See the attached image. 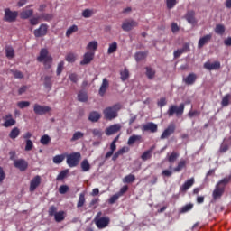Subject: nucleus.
<instances>
[{
  "label": "nucleus",
  "instance_id": "obj_46",
  "mask_svg": "<svg viewBox=\"0 0 231 231\" xmlns=\"http://www.w3.org/2000/svg\"><path fill=\"white\" fill-rule=\"evenodd\" d=\"M178 158H180V153L172 152L168 157V162L170 163H174Z\"/></svg>",
  "mask_w": 231,
  "mask_h": 231
},
{
  "label": "nucleus",
  "instance_id": "obj_26",
  "mask_svg": "<svg viewBox=\"0 0 231 231\" xmlns=\"http://www.w3.org/2000/svg\"><path fill=\"white\" fill-rule=\"evenodd\" d=\"M136 142H142V135L134 134V135L130 136L127 141V145H129L131 147V146L134 145V143H136Z\"/></svg>",
  "mask_w": 231,
  "mask_h": 231
},
{
  "label": "nucleus",
  "instance_id": "obj_20",
  "mask_svg": "<svg viewBox=\"0 0 231 231\" xmlns=\"http://www.w3.org/2000/svg\"><path fill=\"white\" fill-rule=\"evenodd\" d=\"M205 69H208L209 71H212L214 69H219L221 68V62L215 61L214 63H211L209 61L204 63Z\"/></svg>",
  "mask_w": 231,
  "mask_h": 231
},
{
  "label": "nucleus",
  "instance_id": "obj_28",
  "mask_svg": "<svg viewBox=\"0 0 231 231\" xmlns=\"http://www.w3.org/2000/svg\"><path fill=\"white\" fill-rule=\"evenodd\" d=\"M82 172H89L91 171V164L88 159H84L80 163Z\"/></svg>",
  "mask_w": 231,
  "mask_h": 231
},
{
  "label": "nucleus",
  "instance_id": "obj_64",
  "mask_svg": "<svg viewBox=\"0 0 231 231\" xmlns=\"http://www.w3.org/2000/svg\"><path fill=\"white\" fill-rule=\"evenodd\" d=\"M58 212H57V207H55V206H51L50 208H49V216H51V217H53V216H55V214H57Z\"/></svg>",
  "mask_w": 231,
  "mask_h": 231
},
{
  "label": "nucleus",
  "instance_id": "obj_4",
  "mask_svg": "<svg viewBox=\"0 0 231 231\" xmlns=\"http://www.w3.org/2000/svg\"><path fill=\"white\" fill-rule=\"evenodd\" d=\"M183 113H185V104L183 103H181L179 106L176 105H171L167 110V115L170 117L174 116L175 115L177 118H180V116H183Z\"/></svg>",
  "mask_w": 231,
  "mask_h": 231
},
{
  "label": "nucleus",
  "instance_id": "obj_16",
  "mask_svg": "<svg viewBox=\"0 0 231 231\" xmlns=\"http://www.w3.org/2000/svg\"><path fill=\"white\" fill-rule=\"evenodd\" d=\"M107 89H109V80L107 79L104 78L102 84L98 90L99 97H104L106 93L107 92Z\"/></svg>",
  "mask_w": 231,
  "mask_h": 231
},
{
  "label": "nucleus",
  "instance_id": "obj_25",
  "mask_svg": "<svg viewBox=\"0 0 231 231\" xmlns=\"http://www.w3.org/2000/svg\"><path fill=\"white\" fill-rule=\"evenodd\" d=\"M194 178L189 179L184 182V184L180 187V192H187L192 185H194Z\"/></svg>",
  "mask_w": 231,
  "mask_h": 231
},
{
  "label": "nucleus",
  "instance_id": "obj_47",
  "mask_svg": "<svg viewBox=\"0 0 231 231\" xmlns=\"http://www.w3.org/2000/svg\"><path fill=\"white\" fill-rule=\"evenodd\" d=\"M136 177L134 174H129L123 179V183H134Z\"/></svg>",
  "mask_w": 231,
  "mask_h": 231
},
{
  "label": "nucleus",
  "instance_id": "obj_5",
  "mask_svg": "<svg viewBox=\"0 0 231 231\" xmlns=\"http://www.w3.org/2000/svg\"><path fill=\"white\" fill-rule=\"evenodd\" d=\"M17 17H19V12L12 11L10 8L5 9V14L3 18L5 23H15V21H17Z\"/></svg>",
  "mask_w": 231,
  "mask_h": 231
},
{
  "label": "nucleus",
  "instance_id": "obj_48",
  "mask_svg": "<svg viewBox=\"0 0 231 231\" xmlns=\"http://www.w3.org/2000/svg\"><path fill=\"white\" fill-rule=\"evenodd\" d=\"M94 14L95 12L93 11V9H85L82 12V17H84L85 19H89V17H91Z\"/></svg>",
  "mask_w": 231,
  "mask_h": 231
},
{
  "label": "nucleus",
  "instance_id": "obj_24",
  "mask_svg": "<svg viewBox=\"0 0 231 231\" xmlns=\"http://www.w3.org/2000/svg\"><path fill=\"white\" fill-rule=\"evenodd\" d=\"M189 49V43L184 44L182 49H178L173 52L174 59H179V57H181V55H183V53H185V51H187V50Z\"/></svg>",
  "mask_w": 231,
  "mask_h": 231
},
{
  "label": "nucleus",
  "instance_id": "obj_63",
  "mask_svg": "<svg viewBox=\"0 0 231 231\" xmlns=\"http://www.w3.org/2000/svg\"><path fill=\"white\" fill-rule=\"evenodd\" d=\"M68 190H69V187H68V185H61L59 189L60 194H66Z\"/></svg>",
  "mask_w": 231,
  "mask_h": 231
},
{
  "label": "nucleus",
  "instance_id": "obj_62",
  "mask_svg": "<svg viewBox=\"0 0 231 231\" xmlns=\"http://www.w3.org/2000/svg\"><path fill=\"white\" fill-rule=\"evenodd\" d=\"M166 5L168 10H172V8L176 6V0H166Z\"/></svg>",
  "mask_w": 231,
  "mask_h": 231
},
{
  "label": "nucleus",
  "instance_id": "obj_56",
  "mask_svg": "<svg viewBox=\"0 0 231 231\" xmlns=\"http://www.w3.org/2000/svg\"><path fill=\"white\" fill-rule=\"evenodd\" d=\"M17 106L20 109H24L25 107H30V102L29 101H19L17 103Z\"/></svg>",
  "mask_w": 231,
  "mask_h": 231
},
{
  "label": "nucleus",
  "instance_id": "obj_15",
  "mask_svg": "<svg viewBox=\"0 0 231 231\" xmlns=\"http://www.w3.org/2000/svg\"><path fill=\"white\" fill-rule=\"evenodd\" d=\"M93 59H95V52L93 51L86 52L83 56V60L80 61V66H86L88 64H90Z\"/></svg>",
  "mask_w": 231,
  "mask_h": 231
},
{
  "label": "nucleus",
  "instance_id": "obj_37",
  "mask_svg": "<svg viewBox=\"0 0 231 231\" xmlns=\"http://www.w3.org/2000/svg\"><path fill=\"white\" fill-rule=\"evenodd\" d=\"M146 77L148 78L149 80H152L154 79V75H156V70H154L151 67H146Z\"/></svg>",
  "mask_w": 231,
  "mask_h": 231
},
{
  "label": "nucleus",
  "instance_id": "obj_32",
  "mask_svg": "<svg viewBox=\"0 0 231 231\" xmlns=\"http://www.w3.org/2000/svg\"><path fill=\"white\" fill-rule=\"evenodd\" d=\"M5 56L8 59H14L15 57V50H14V47L12 46L5 47Z\"/></svg>",
  "mask_w": 231,
  "mask_h": 231
},
{
  "label": "nucleus",
  "instance_id": "obj_29",
  "mask_svg": "<svg viewBox=\"0 0 231 231\" xmlns=\"http://www.w3.org/2000/svg\"><path fill=\"white\" fill-rule=\"evenodd\" d=\"M228 149H230V143H228V141H226V139H225L220 145L218 152H220L221 154H225V152H226V151H228Z\"/></svg>",
  "mask_w": 231,
  "mask_h": 231
},
{
  "label": "nucleus",
  "instance_id": "obj_41",
  "mask_svg": "<svg viewBox=\"0 0 231 231\" xmlns=\"http://www.w3.org/2000/svg\"><path fill=\"white\" fill-rule=\"evenodd\" d=\"M64 214V211H59L58 213L55 214L54 219L56 223H61V221H64V219H66Z\"/></svg>",
  "mask_w": 231,
  "mask_h": 231
},
{
  "label": "nucleus",
  "instance_id": "obj_2",
  "mask_svg": "<svg viewBox=\"0 0 231 231\" xmlns=\"http://www.w3.org/2000/svg\"><path fill=\"white\" fill-rule=\"evenodd\" d=\"M122 109V105L120 103H117L112 106L106 107L103 111V115L105 116L106 120H115L118 116V112Z\"/></svg>",
  "mask_w": 231,
  "mask_h": 231
},
{
  "label": "nucleus",
  "instance_id": "obj_17",
  "mask_svg": "<svg viewBox=\"0 0 231 231\" xmlns=\"http://www.w3.org/2000/svg\"><path fill=\"white\" fill-rule=\"evenodd\" d=\"M39 185H41V176L36 175L30 182V192H35Z\"/></svg>",
  "mask_w": 231,
  "mask_h": 231
},
{
  "label": "nucleus",
  "instance_id": "obj_9",
  "mask_svg": "<svg viewBox=\"0 0 231 231\" xmlns=\"http://www.w3.org/2000/svg\"><path fill=\"white\" fill-rule=\"evenodd\" d=\"M14 165L15 169H19L21 172H24L28 169V162L24 159H14Z\"/></svg>",
  "mask_w": 231,
  "mask_h": 231
},
{
  "label": "nucleus",
  "instance_id": "obj_55",
  "mask_svg": "<svg viewBox=\"0 0 231 231\" xmlns=\"http://www.w3.org/2000/svg\"><path fill=\"white\" fill-rule=\"evenodd\" d=\"M64 155L60 154V155H56L53 157V163H62V162H64Z\"/></svg>",
  "mask_w": 231,
  "mask_h": 231
},
{
  "label": "nucleus",
  "instance_id": "obj_44",
  "mask_svg": "<svg viewBox=\"0 0 231 231\" xmlns=\"http://www.w3.org/2000/svg\"><path fill=\"white\" fill-rule=\"evenodd\" d=\"M192 208H194V204H192V203L186 204L185 206H183L181 208L180 213L186 214V212H190V210H192Z\"/></svg>",
  "mask_w": 231,
  "mask_h": 231
},
{
  "label": "nucleus",
  "instance_id": "obj_27",
  "mask_svg": "<svg viewBox=\"0 0 231 231\" xmlns=\"http://www.w3.org/2000/svg\"><path fill=\"white\" fill-rule=\"evenodd\" d=\"M19 134H21V130L15 126L10 131L8 136L11 140H15V138L19 137Z\"/></svg>",
  "mask_w": 231,
  "mask_h": 231
},
{
  "label": "nucleus",
  "instance_id": "obj_33",
  "mask_svg": "<svg viewBox=\"0 0 231 231\" xmlns=\"http://www.w3.org/2000/svg\"><path fill=\"white\" fill-rule=\"evenodd\" d=\"M116 151V143H110V151L106 152V154L105 155L106 160H107L108 158H111V156H113V154H115V152Z\"/></svg>",
  "mask_w": 231,
  "mask_h": 231
},
{
  "label": "nucleus",
  "instance_id": "obj_43",
  "mask_svg": "<svg viewBox=\"0 0 231 231\" xmlns=\"http://www.w3.org/2000/svg\"><path fill=\"white\" fill-rule=\"evenodd\" d=\"M116 50H118V43H116V42L110 43L107 50L108 55H111V53H115Z\"/></svg>",
  "mask_w": 231,
  "mask_h": 231
},
{
  "label": "nucleus",
  "instance_id": "obj_58",
  "mask_svg": "<svg viewBox=\"0 0 231 231\" xmlns=\"http://www.w3.org/2000/svg\"><path fill=\"white\" fill-rule=\"evenodd\" d=\"M62 71H64V61H60V63H58L56 70V74L58 75V77L62 73Z\"/></svg>",
  "mask_w": 231,
  "mask_h": 231
},
{
  "label": "nucleus",
  "instance_id": "obj_21",
  "mask_svg": "<svg viewBox=\"0 0 231 231\" xmlns=\"http://www.w3.org/2000/svg\"><path fill=\"white\" fill-rule=\"evenodd\" d=\"M198 79V76L195 73H189L183 80L187 86H192Z\"/></svg>",
  "mask_w": 231,
  "mask_h": 231
},
{
  "label": "nucleus",
  "instance_id": "obj_14",
  "mask_svg": "<svg viewBox=\"0 0 231 231\" xmlns=\"http://www.w3.org/2000/svg\"><path fill=\"white\" fill-rule=\"evenodd\" d=\"M223 194H225V186L217 185L212 193L213 199L215 201L217 199H221V196H223Z\"/></svg>",
  "mask_w": 231,
  "mask_h": 231
},
{
  "label": "nucleus",
  "instance_id": "obj_39",
  "mask_svg": "<svg viewBox=\"0 0 231 231\" xmlns=\"http://www.w3.org/2000/svg\"><path fill=\"white\" fill-rule=\"evenodd\" d=\"M149 51H139L135 53V60L136 62H140L141 60H143L145 57H147V54Z\"/></svg>",
  "mask_w": 231,
  "mask_h": 231
},
{
  "label": "nucleus",
  "instance_id": "obj_30",
  "mask_svg": "<svg viewBox=\"0 0 231 231\" xmlns=\"http://www.w3.org/2000/svg\"><path fill=\"white\" fill-rule=\"evenodd\" d=\"M231 104V94H226L221 101L222 107H228Z\"/></svg>",
  "mask_w": 231,
  "mask_h": 231
},
{
  "label": "nucleus",
  "instance_id": "obj_54",
  "mask_svg": "<svg viewBox=\"0 0 231 231\" xmlns=\"http://www.w3.org/2000/svg\"><path fill=\"white\" fill-rule=\"evenodd\" d=\"M40 142L42 145H48L51 142V138L48 134H45L41 137Z\"/></svg>",
  "mask_w": 231,
  "mask_h": 231
},
{
  "label": "nucleus",
  "instance_id": "obj_22",
  "mask_svg": "<svg viewBox=\"0 0 231 231\" xmlns=\"http://www.w3.org/2000/svg\"><path fill=\"white\" fill-rule=\"evenodd\" d=\"M185 18L189 24H196V13L194 11H188Z\"/></svg>",
  "mask_w": 231,
  "mask_h": 231
},
{
  "label": "nucleus",
  "instance_id": "obj_31",
  "mask_svg": "<svg viewBox=\"0 0 231 231\" xmlns=\"http://www.w3.org/2000/svg\"><path fill=\"white\" fill-rule=\"evenodd\" d=\"M185 167H187V161L185 160H180L177 165V167H175L173 169V172H180V171H183V169H185Z\"/></svg>",
  "mask_w": 231,
  "mask_h": 231
},
{
  "label": "nucleus",
  "instance_id": "obj_61",
  "mask_svg": "<svg viewBox=\"0 0 231 231\" xmlns=\"http://www.w3.org/2000/svg\"><path fill=\"white\" fill-rule=\"evenodd\" d=\"M93 136H97V138H100L102 134H104V132H102L101 129L95 128L92 130Z\"/></svg>",
  "mask_w": 231,
  "mask_h": 231
},
{
  "label": "nucleus",
  "instance_id": "obj_45",
  "mask_svg": "<svg viewBox=\"0 0 231 231\" xmlns=\"http://www.w3.org/2000/svg\"><path fill=\"white\" fill-rule=\"evenodd\" d=\"M79 32V27L77 25L70 26L66 32V37H71L72 33Z\"/></svg>",
  "mask_w": 231,
  "mask_h": 231
},
{
  "label": "nucleus",
  "instance_id": "obj_19",
  "mask_svg": "<svg viewBox=\"0 0 231 231\" xmlns=\"http://www.w3.org/2000/svg\"><path fill=\"white\" fill-rule=\"evenodd\" d=\"M210 41H212V33H209V34H207V35L201 37L199 40L198 48H199V49L203 48V46H205V44H208V42H210Z\"/></svg>",
  "mask_w": 231,
  "mask_h": 231
},
{
  "label": "nucleus",
  "instance_id": "obj_60",
  "mask_svg": "<svg viewBox=\"0 0 231 231\" xmlns=\"http://www.w3.org/2000/svg\"><path fill=\"white\" fill-rule=\"evenodd\" d=\"M199 115H201V111L190 110L188 114V116H189V118H194V116H199Z\"/></svg>",
  "mask_w": 231,
  "mask_h": 231
},
{
  "label": "nucleus",
  "instance_id": "obj_8",
  "mask_svg": "<svg viewBox=\"0 0 231 231\" xmlns=\"http://www.w3.org/2000/svg\"><path fill=\"white\" fill-rule=\"evenodd\" d=\"M3 120L5 121L2 124L3 127H14V125L17 124V121L14 118L12 114H6L5 116H3Z\"/></svg>",
  "mask_w": 231,
  "mask_h": 231
},
{
  "label": "nucleus",
  "instance_id": "obj_38",
  "mask_svg": "<svg viewBox=\"0 0 231 231\" xmlns=\"http://www.w3.org/2000/svg\"><path fill=\"white\" fill-rule=\"evenodd\" d=\"M86 203V193H80L79 197V200L77 203V208H80L84 207V204Z\"/></svg>",
  "mask_w": 231,
  "mask_h": 231
},
{
  "label": "nucleus",
  "instance_id": "obj_1",
  "mask_svg": "<svg viewBox=\"0 0 231 231\" xmlns=\"http://www.w3.org/2000/svg\"><path fill=\"white\" fill-rule=\"evenodd\" d=\"M38 62H43L45 69H50L53 64V57L50 55L48 49L43 48L40 51V55L37 57Z\"/></svg>",
  "mask_w": 231,
  "mask_h": 231
},
{
  "label": "nucleus",
  "instance_id": "obj_40",
  "mask_svg": "<svg viewBox=\"0 0 231 231\" xmlns=\"http://www.w3.org/2000/svg\"><path fill=\"white\" fill-rule=\"evenodd\" d=\"M32 15H33V9H29L22 12L20 17L21 19H30Z\"/></svg>",
  "mask_w": 231,
  "mask_h": 231
},
{
  "label": "nucleus",
  "instance_id": "obj_23",
  "mask_svg": "<svg viewBox=\"0 0 231 231\" xmlns=\"http://www.w3.org/2000/svg\"><path fill=\"white\" fill-rule=\"evenodd\" d=\"M155 148V146H152L149 150L145 151L141 156L142 161L147 162V160H151V158H152V151H154Z\"/></svg>",
  "mask_w": 231,
  "mask_h": 231
},
{
  "label": "nucleus",
  "instance_id": "obj_13",
  "mask_svg": "<svg viewBox=\"0 0 231 231\" xmlns=\"http://www.w3.org/2000/svg\"><path fill=\"white\" fill-rule=\"evenodd\" d=\"M120 129H122V125H120V124L112 125L105 130V134L106 136H111V135L118 133V131H120Z\"/></svg>",
  "mask_w": 231,
  "mask_h": 231
},
{
  "label": "nucleus",
  "instance_id": "obj_42",
  "mask_svg": "<svg viewBox=\"0 0 231 231\" xmlns=\"http://www.w3.org/2000/svg\"><path fill=\"white\" fill-rule=\"evenodd\" d=\"M225 25L223 24H217L215 27V33H217V35H225Z\"/></svg>",
  "mask_w": 231,
  "mask_h": 231
},
{
  "label": "nucleus",
  "instance_id": "obj_52",
  "mask_svg": "<svg viewBox=\"0 0 231 231\" xmlns=\"http://www.w3.org/2000/svg\"><path fill=\"white\" fill-rule=\"evenodd\" d=\"M65 60H67V62H75L77 60V55L73 52H69L66 55Z\"/></svg>",
  "mask_w": 231,
  "mask_h": 231
},
{
  "label": "nucleus",
  "instance_id": "obj_53",
  "mask_svg": "<svg viewBox=\"0 0 231 231\" xmlns=\"http://www.w3.org/2000/svg\"><path fill=\"white\" fill-rule=\"evenodd\" d=\"M98 48V42L97 41H92L87 45V50H93L95 51Z\"/></svg>",
  "mask_w": 231,
  "mask_h": 231
},
{
  "label": "nucleus",
  "instance_id": "obj_49",
  "mask_svg": "<svg viewBox=\"0 0 231 231\" xmlns=\"http://www.w3.org/2000/svg\"><path fill=\"white\" fill-rule=\"evenodd\" d=\"M40 19H43V21H46L47 23H50V21L53 20V14L43 13L40 15Z\"/></svg>",
  "mask_w": 231,
  "mask_h": 231
},
{
  "label": "nucleus",
  "instance_id": "obj_18",
  "mask_svg": "<svg viewBox=\"0 0 231 231\" xmlns=\"http://www.w3.org/2000/svg\"><path fill=\"white\" fill-rule=\"evenodd\" d=\"M142 131H149L150 133H158V125L150 122L143 125Z\"/></svg>",
  "mask_w": 231,
  "mask_h": 231
},
{
  "label": "nucleus",
  "instance_id": "obj_10",
  "mask_svg": "<svg viewBox=\"0 0 231 231\" xmlns=\"http://www.w3.org/2000/svg\"><path fill=\"white\" fill-rule=\"evenodd\" d=\"M175 131H176V125L174 123L170 124L168 127L162 132L161 135V140H165V138H169L171 134H174Z\"/></svg>",
  "mask_w": 231,
  "mask_h": 231
},
{
  "label": "nucleus",
  "instance_id": "obj_59",
  "mask_svg": "<svg viewBox=\"0 0 231 231\" xmlns=\"http://www.w3.org/2000/svg\"><path fill=\"white\" fill-rule=\"evenodd\" d=\"M25 151L26 152H30L33 149V142H32V140L28 139L25 142Z\"/></svg>",
  "mask_w": 231,
  "mask_h": 231
},
{
  "label": "nucleus",
  "instance_id": "obj_11",
  "mask_svg": "<svg viewBox=\"0 0 231 231\" xmlns=\"http://www.w3.org/2000/svg\"><path fill=\"white\" fill-rule=\"evenodd\" d=\"M138 23L134 20H125L122 24V30L124 32H131L133 28H136Z\"/></svg>",
  "mask_w": 231,
  "mask_h": 231
},
{
  "label": "nucleus",
  "instance_id": "obj_3",
  "mask_svg": "<svg viewBox=\"0 0 231 231\" xmlns=\"http://www.w3.org/2000/svg\"><path fill=\"white\" fill-rule=\"evenodd\" d=\"M67 165L73 169V167H78L79 163H80V160H82V154L79 152H75L67 155Z\"/></svg>",
  "mask_w": 231,
  "mask_h": 231
},
{
  "label": "nucleus",
  "instance_id": "obj_51",
  "mask_svg": "<svg viewBox=\"0 0 231 231\" xmlns=\"http://www.w3.org/2000/svg\"><path fill=\"white\" fill-rule=\"evenodd\" d=\"M120 76L122 82H125V80L129 79V70L127 69H125L123 71L120 72Z\"/></svg>",
  "mask_w": 231,
  "mask_h": 231
},
{
  "label": "nucleus",
  "instance_id": "obj_12",
  "mask_svg": "<svg viewBox=\"0 0 231 231\" xmlns=\"http://www.w3.org/2000/svg\"><path fill=\"white\" fill-rule=\"evenodd\" d=\"M48 33V25L46 23H42L38 29L34 30V36L44 37Z\"/></svg>",
  "mask_w": 231,
  "mask_h": 231
},
{
  "label": "nucleus",
  "instance_id": "obj_36",
  "mask_svg": "<svg viewBox=\"0 0 231 231\" xmlns=\"http://www.w3.org/2000/svg\"><path fill=\"white\" fill-rule=\"evenodd\" d=\"M79 102H88V92L80 90L78 94Z\"/></svg>",
  "mask_w": 231,
  "mask_h": 231
},
{
  "label": "nucleus",
  "instance_id": "obj_7",
  "mask_svg": "<svg viewBox=\"0 0 231 231\" xmlns=\"http://www.w3.org/2000/svg\"><path fill=\"white\" fill-rule=\"evenodd\" d=\"M50 111H51V107L48 106L34 104L33 112L35 115H38V116H42V115H46L50 113Z\"/></svg>",
  "mask_w": 231,
  "mask_h": 231
},
{
  "label": "nucleus",
  "instance_id": "obj_35",
  "mask_svg": "<svg viewBox=\"0 0 231 231\" xmlns=\"http://www.w3.org/2000/svg\"><path fill=\"white\" fill-rule=\"evenodd\" d=\"M43 86L46 89H51L53 83L51 82V77L46 76L43 79Z\"/></svg>",
  "mask_w": 231,
  "mask_h": 231
},
{
  "label": "nucleus",
  "instance_id": "obj_57",
  "mask_svg": "<svg viewBox=\"0 0 231 231\" xmlns=\"http://www.w3.org/2000/svg\"><path fill=\"white\" fill-rule=\"evenodd\" d=\"M68 170H63L61 171L59 175L57 176V180L60 181V180H64V178H66V176H68Z\"/></svg>",
  "mask_w": 231,
  "mask_h": 231
},
{
  "label": "nucleus",
  "instance_id": "obj_50",
  "mask_svg": "<svg viewBox=\"0 0 231 231\" xmlns=\"http://www.w3.org/2000/svg\"><path fill=\"white\" fill-rule=\"evenodd\" d=\"M80 138H84V133L80 131L75 132L71 138V142H77V140H80Z\"/></svg>",
  "mask_w": 231,
  "mask_h": 231
},
{
  "label": "nucleus",
  "instance_id": "obj_6",
  "mask_svg": "<svg viewBox=\"0 0 231 231\" xmlns=\"http://www.w3.org/2000/svg\"><path fill=\"white\" fill-rule=\"evenodd\" d=\"M102 216V211H99L94 221H95V224L96 226L99 228V229H102V228H106V226H107L109 225V217H100Z\"/></svg>",
  "mask_w": 231,
  "mask_h": 231
},
{
  "label": "nucleus",
  "instance_id": "obj_34",
  "mask_svg": "<svg viewBox=\"0 0 231 231\" xmlns=\"http://www.w3.org/2000/svg\"><path fill=\"white\" fill-rule=\"evenodd\" d=\"M99 118H100V113L97 111L90 112L88 116V120L90 122H98Z\"/></svg>",
  "mask_w": 231,
  "mask_h": 231
}]
</instances>
